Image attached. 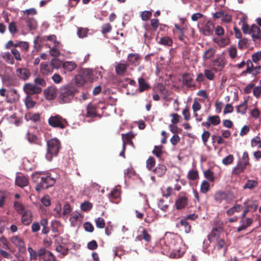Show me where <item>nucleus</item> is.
Listing matches in <instances>:
<instances>
[{"mask_svg":"<svg viewBox=\"0 0 261 261\" xmlns=\"http://www.w3.org/2000/svg\"><path fill=\"white\" fill-rule=\"evenodd\" d=\"M61 148V142L57 138L50 139L47 142V151L45 158L48 161H51L54 156L58 155Z\"/></svg>","mask_w":261,"mask_h":261,"instance_id":"1","label":"nucleus"},{"mask_svg":"<svg viewBox=\"0 0 261 261\" xmlns=\"http://www.w3.org/2000/svg\"><path fill=\"white\" fill-rule=\"evenodd\" d=\"M76 89L71 86H66L60 89L59 99L60 103H68L74 98Z\"/></svg>","mask_w":261,"mask_h":261,"instance_id":"2","label":"nucleus"},{"mask_svg":"<svg viewBox=\"0 0 261 261\" xmlns=\"http://www.w3.org/2000/svg\"><path fill=\"white\" fill-rule=\"evenodd\" d=\"M56 182V179L50 173H44L41 176V180L36 186L35 189L39 191L42 189H46L53 186Z\"/></svg>","mask_w":261,"mask_h":261,"instance_id":"3","label":"nucleus"},{"mask_svg":"<svg viewBox=\"0 0 261 261\" xmlns=\"http://www.w3.org/2000/svg\"><path fill=\"white\" fill-rule=\"evenodd\" d=\"M48 124L53 127L64 129L67 125V121L59 115L51 116L48 120Z\"/></svg>","mask_w":261,"mask_h":261,"instance_id":"4","label":"nucleus"},{"mask_svg":"<svg viewBox=\"0 0 261 261\" xmlns=\"http://www.w3.org/2000/svg\"><path fill=\"white\" fill-rule=\"evenodd\" d=\"M23 89L28 95L38 94L41 92L42 88L36 85L27 83L23 85Z\"/></svg>","mask_w":261,"mask_h":261,"instance_id":"5","label":"nucleus"},{"mask_svg":"<svg viewBox=\"0 0 261 261\" xmlns=\"http://www.w3.org/2000/svg\"><path fill=\"white\" fill-rule=\"evenodd\" d=\"M11 242L18 248V251L23 253L25 251V245L23 240L17 236H13L11 239Z\"/></svg>","mask_w":261,"mask_h":261,"instance_id":"6","label":"nucleus"},{"mask_svg":"<svg viewBox=\"0 0 261 261\" xmlns=\"http://www.w3.org/2000/svg\"><path fill=\"white\" fill-rule=\"evenodd\" d=\"M57 61L56 60L51 61L50 65L46 63H42L40 65V71L43 75H47L53 72V67H56V63Z\"/></svg>","mask_w":261,"mask_h":261,"instance_id":"7","label":"nucleus"},{"mask_svg":"<svg viewBox=\"0 0 261 261\" xmlns=\"http://www.w3.org/2000/svg\"><path fill=\"white\" fill-rule=\"evenodd\" d=\"M214 28L215 24L211 21L208 20L202 27L201 32L204 36H211L213 34Z\"/></svg>","mask_w":261,"mask_h":261,"instance_id":"8","label":"nucleus"},{"mask_svg":"<svg viewBox=\"0 0 261 261\" xmlns=\"http://www.w3.org/2000/svg\"><path fill=\"white\" fill-rule=\"evenodd\" d=\"M220 122V118L218 115H213L208 116L207 118V121L203 122L201 125L206 128H209L211 125L216 126L219 124Z\"/></svg>","mask_w":261,"mask_h":261,"instance_id":"9","label":"nucleus"},{"mask_svg":"<svg viewBox=\"0 0 261 261\" xmlns=\"http://www.w3.org/2000/svg\"><path fill=\"white\" fill-rule=\"evenodd\" d=\"M225 65L223 58L221 56H219L213 61V70L216 72L221 71L224 67Z\"/></svg>","mask_w":261,"mask_h":261,"instance_id":"10","label":"nucleus"},{"mask_svg":"<svg viewBox=\"0 0 261 261\" xmlns=\"http://www.w3.org/2000/svg\"><path fill=\"white\" fill-rule=\"evenodd\" d=\"M188 199L186 195H179L176 199L175 205L177 210H181L188 205Z\"/></svg>","mask_w":261,"mask_h":261,"instance_id":"11","label":"nucleus"},{"mask_svg":"<svg viewBox=\"0 0 261 261\" xmlns=\"http://www.w3.org/2000/svg\"><path fill=\"white\" fill-rule=\"evenodd\" d=\"M44 248H40L37 251L33 249L32 247H28V251L30 254V259L33 260H36L38 257H39L40 259L43 252H44Z\"/></svg>","mask_w":261,"mask_h":261,"instance_id":"12","label":"nucleus"},{"mask_svg":"<svg viewBox=\"0 0 261 261\" xmlns=\"http://www.w3.org/2000/svg\"><path fill=\"white\" fill-rule=\"evenodd\" d=\"M182 84L188 88H195L196 84L194 83L193 79L189 73H186L182 75Z\"/></svg>","mask_w":261,"mask_h":261,"instance_id":"13","label":"nucleus"},{"mask_svg":"<svg viewBox=\"0 0 261 261\" xmlns=\"http://www.w3.org/2000/svg\"><path fill=\"white\" fill-rule=\"evenodd\" d=\"M249 34L251 35V37L254 41L257 40H260L261 37V31L259 27L254 24L250 29Z\"/></svg>","mask_w":261,"mask_h":261,"instance_id":"14","label":"nucleus"},{"mask_svg":"<svg viewBox=\"0 0 261 261\" xmlns=\"http://www.w3.org/2000/svg\"><path fill=\"white\" fill-rule=\"evenodd\" d=\"M141 58L138 54L131 53L127 56V61L130 65L137 66L139 65Z\"/></svg>","mask_w":261,"mask_h":261,"instance_id":"15","label":"nucleus"},{"mask_svg":"<svg viewBox=\"0 0 261 261\" xmlns=\"http://www.w3.org/2000/svg\"><path fill=\"white\" fill-rule=\"evenodd\" d=\"M44 94L48 100H53L57 96V90L54 87H49L44 90Z\"/></svg>","mask_w":261,"mask_h":261,"instance_id":"16","label":"nucleus"},{"mask_svg":"<svg viewBox=\"0 0 261 261\" xmlns=\"http://www.w3.org/2000/svg\"><path fill=\"white\" fill-rule=\"evenodd\" d=\"M16 74L18 77L23 80H28L31 75L30 70L25 68L17 69Z\"/></svg>","mask_w":261,"mask_h":261,"instance_id":"17","label":"nucleus"},{"mask_svg":"<svg viewBox=\"0 0 261 261\" xmlns=\"http://www.w3.org/2000/svg\"><path fill=\"white\" fill-rule=\"evenodd\" d=\"M22 223L25 225H29L32 221V215L30 211H25L22 215Z\"/></svg>","mask_w":261,"mask_h":261,"instance_id":"18","label":"nucleus"},{"mask_svg":"<svg viewBox=\"0 0 261 261\" xmlns=\"http://www.w3.org/2000/svg\"><path fill=\"white\" fill-rule=\"evenodd\" d=\"M24 118L27 121L31 120L34 122H39L40 121V114L38 113H28L25 115Z\"/></svg>","mask_w":261,"mask_h":261,"instance_id":"19","label":"nucleus"},{"mask_svg":"<svg viewBox=\"0 0 261 261\" xmlns=\"http://www.w3.org/2000/svg\"><path fill=\"white\" fill-rule=\"evenodd\" d=\"M44 252L40 259L43 261H56V257L51 252L46 250L45 248L44 249Z\"/></svg>","mask_w":261,"mask_h":261,"instance_id":"20","label":"nucleus"},{"mask_svg":"<svg viewBox=\"0 0 261 261\" xmlns=\"http://www.w3.org/2000/svg\"><path fill=\"white\" fill-rule=\"evenodd\" d=\"M24 19L25 20L27 25L30 30H34L36 29L37 27V22L35 18L27 17Z\"/></svg>","mask_w":261,"mask_h":261,"instance_id":"21","label":"nucleus"},{"mask_svg":"<svg viewBox=\"0 0 261 261\" xmlns=\"http://www.w3.org/2000/svg\"><path fill=\"white\" fill-rule=\"evenodd\" d=\"M120 197V192L119 190L114 189L110 193L109 198L114 203H117Z\"/></svg>","mask_w":261,"mask_h":261,"instance_id":"22","label":"nucleus"},{"mask_svg":"<svg viewBox=\"0 0 261 261\" xmlns=\"http://www.w3.org/2000/svg\"><path fill=\"white\" fill-rule=\"evenodd\" d=\"M138 84L140 92H142L150 88L149 84L143 77H139L138 79Z\"/></svg>","mask_w":261,"mask_h":261,"instance_id":"23","label":"nucleus"},{"mask_svg":"<svg viewBox=\"0 0 261 261\" xmlns=\"http://www.w3.org/2000/svg\"><path fill=\"white\" fill-rule=\"evenodd\" d=\"M127 64L118 63L115 67V70L117 74L122 75L124 74L127 69Z\"/></svg>","mask_w":261,"mask_h":261,"instance_id":"24","label":"nucleus"},{"mask_svg":"<svg viewBox=\"0 0 261 261\" xmlns=\"http://www.w3.org/2000/svg\"><path fill=\"white\" fill-rule=\"evenodd\" d=\"M87 114L86 116L88 117H94L96 116V108L92 103L88 105L86 108Z\"/></svg>","mask_w":261,"mask_h":261,"instance_id":"25","label":"nucleus"},{"mask_svg":"<svg viewBox=\"0 0 261 261\" xmlns=\"http://www.w3.org/2000/svg\"><path fill=\"white\" fill-rule=\"evenodd\" d=\"M86 79L87 81L92 82L94 76V70L87 68L83 70L82 75Z\"/></svg>","mask_w":261,"mask_h":261,"instance_id":"26","label":"nucleus"},{"mask_svg":"<svg viewBox=\"0 0 261 261\" xmlns=\"http://www.w3.org/2000/svg\"><path fill=\"white\" fill-rule=\"evenodd\" d=\"M227 197L226 193L223 191H217L214 195V199L216 202H221L223 200L225 199Z\"/></svg>","mask_w":261,"mask_h":261,"instance_id":"27","label":"nucleus"},{"mask_svg":"<svg viewBox=\"0 0 261 261\" xmlns=\"http://www.w3.org/2000/svg\"><path fill=\"white\" fill-rule=\"evenodd\" d=\"M15 183L20 187H23L28 185V180L24 176H18L16 178Z\"/></svg>","mask_w":261,"mask_h":261,"instance_id":"28","label":"nucleus"},{"mask_svg":"<svg viewBox=\"0 0 261 261\" xmlns=\"http://www.w3.org/2000/svg\"><path fill=\"white\" fill-rule=\"evenodd\" d=\"M213 41L221 47L225 46L230 42L229 39L228 38H220V39L214 38Z\"/></svg>","mask_w":261,"mask_h":261,"instance_id":"29","label":"nucleus"},{"mask_svg":"<svg viewBox=\"0 0 261 261\" xmlns=\"http://www.w3.org/2000/svg\"><path fill=\"white\" fill-rule=\"evenodd\" d=\"M83 216L82 215L78 212H73L71 214V217L70 220L71 221V223L72 225H75L77 223L78 221H81V219H82Z\"/></svg>","mask_w":261,"mask_h":261,"instance_id":"30","label":"nucleus"},{"mask_svg":"<svg viewBox=\"0 0 261 261\" xmlns=\"http://www.w3.org/2000/svg\"><path fill=\"white\" fill-rule=\"evenodd\" d=\"M216 50L213 47H210L206 50H205L202 55V58L203 61H206L211 58H212L215 54Z\"/></svg>","mask_w":261,"mask_h":261,"instance_id":"31","label":"nucleus"},{"mask_svg":"<svg viewBox=\"0 0 261 261\" xmlns=\"http://www.w3.org/2000/svg\"><path fill=\"white\" fill-rule=\"evenodd\" d=\"M258 185V181L255 180L248 179L243 186L244 189L253 190Z\"/></svg>","mask_w":261,"mask_h":261,"instance_id":"32","label":"nucleus"},{"mask_svg":"<svg viewBox=\"0 0 261 261\" xmlns=\"http://www.w3.org/2000/svg\"><path fill=\"white\" fill-rule=\"evenodd\" d=\"M166 171V167L163 165L159 164L154 170L153 172L159 177L164 175Z\"/></svg>","mask_w":261,"mask_h":261,"instance_id":"33","label":"nucleus"},{"mask_svg":"<svg viewBox=\"0 0 261 261\" xmlns=\"http://www.w3.org/2000/svg\"><path fill=\"white\" fill-rule=\"evenodd\" d=\"M77 67L76 64L72 61H66L63 64V67L68 71H72Z\"/></svg>","mask_w":261,"mask_h":261,"instance_id":"34","label":"nucleus"},{"mask_svg":"<svg viewBox=\"0 0 261 261\" xmlns=\"http://www.w3.org/2000/svg\"><path fill=\"white\" fill-rule=\"evenodd\" d=\"M244 205L246 206L249 209L252 210L253 212L256 211L258 204L256 201H250L249 199H248L247 201L244 202Z\"/></svg>","mask_w":261,"mask_h":261,"instance_id":"35","label":"nucleus"},{"mask_svg":"<svg viewBox=\"0 0 261 261\" xmlns=\"http://www.w3.org/2000/svg\"><path fill=\"white\" fill-rule=\"evenodd\" d=\"M159 43L163 45L171 46L173 44V40L170 37L165 36L160 39Z\"/></svg>","mask_w":261,"mask_h":261,"instance_id":"36","label":"nucleus"},{"mask_svg":"<svg viewBox=\"0 0 261 261\" xmlns=\"http://www.w3.org/2000/svg\"><path fill=\"white\" fill-rule=\"evenodd\" d=\"M247 109V101L245 100L237 107V111L241 114H245Z\"/></svg>","mask_w":261,"mask_h":261,"instance_id":"37","label":"nucleus"},{"mask_svg":"<svg viewBox=\"0 0 261 261\" xmlns=\"http://www.w3.org/2000/svg\"><path fill=\"white\" fill-rule=\"evenodd\" d=\"M3 59L8 64L13 65L15 63L14 58L9 52H5L2 55Z\"/></svg>","mask_w":261,"mask_h":261,"instance_id":"38","label":"nucleus"},{"mask_svg":"<svg viewBox=\"0 0 261 261\" xmlns=\"http://www.w3.org/2000/svg\"><path fill=\"white\" fill-rule=\"evenodd\" d=\"M122 138L123 140V144L125 143V145L126 144H133L132 139L134 138V135L132 133H127L125 135L122 134Z\"/></svg>","mask_w":261,"mask_h":261,"instance_id":"39","label":"nucleus"},{"mask_svg":"<svg viewBox=\"0 0 261 261\" xmlns=\"http://www.w3.org/2000/svg\"><path fill=\"white\" fill-rule=\"evenodd\" d=\"M247 165H245L244 163L241 161L239 162L237 167L234 168L233 170V173L234 174H239L244 171L246 168Z\"/></svg>","mask_w":261,"mask_h":261,"instance_id":"40","label":"nucleus"},{"mask_svg":"<svg viewBox=\"0 0 261 261\" xmlns=\"http://www.w3.org/2000/svg\"><path fill=\"white\" fill-rule=\"evenodd\" d=\"M222 230V227L221 225H219L218 226L214 227L212 229L211 234L208 236V237L217 238L219 236L220 232ZM210 240V238H208Z\"/></svg>","mask_w":261,"mask_h":261,"instance_id":"41","label":"nucleus"},{"mask_svg":"<svg viewBox=\"0 0 261 261\" xmlns=\"http://www.w3.org/2000/svg\"><path fill=\"white\" fill-rule=\"evenodd\" d=\"M249 45V40L245 38H243L238 42V48L240 49L247 48Z\"/></svg>","mask_w":261,"mask_h":261,"instance_id":"42","label":"nucleus"},{"mask_svg":"<svg viewBox=\"0 0 261 261\" xmlns=\"http://www.w3.org/2000/svg\"><path fill=\"white\" fill-rule=\"evenodd\" d=\"M86 81V79H85L83 75H77L75 76V84L79 87L82 86Z\"/></svg>","mask_w":261,"mask_h":261,"instance_id":"43","label":"nucleus"},{"mask_svg":"<svg viewBox=\"0 0 261 261\" xmlns=\"http://www.w3.org/2000/svg\"><path fill=\"white\" fill-rule=\"evenodd\" d=\"M25 104L27 108L31 109L35 107L36 102L33 100L30 95H28L25 99Z\"/></svg>","mask_w":261,"mask_h":261,"instance_id":"44","label":"nucleus"},{"mask_svg":"<svg viewBox=\"0 0 261 261\" xmlns=\"http://www.w3.org/2000/svg\"><path fill=\"white\" fill-rule=\"evenodd\" d=\"M210 184L206 180H203L200 185V192L202 193H206L210 190Z\"/></svg>","mask_w":261,"mask_h":261,"instance_id":"45","label":"nucleus"},{"mask_svg":"<svg viewBox=\"0 0 261 261\" xmlns=\"http://www.w3.org/2000/svg\"><path fill=\"white\" fill-rule=\"evenodd\" d=\"M180 225L184 227L186 233H189L191 230V225L187 222L186 219H182L180 221Z\"/></svg>","mask_w":261,"mask_h":261,"instance_id":"46","label":"nucleus"},{"mask_svg":"<svg viewBox=\"0 0 261 261\" xmlns=\"http://www.w3.org/2000/svg\"><path fill=\"white\" fill-rule=\"evenodd\" d=\"M204 175L205 177L210 181H214L215 177L214 176V173L210 169H207L205 170L204 172Z\"/></svg>","mask_w":261,"mask_h":261,"instance_id":"47","label":"nucleus"},{"mask_svg":"<svg viewBox=\"0 0 261 261\" xmlns=\"http://www.w3.org/2000/svg\"><path fill=\"white\" fill-rule=\"evenodd\" d=\"M188 177L191 180H195L198 178V173L197 170H192L189 171Z\"/></svg>","mask_w":261,"mask_h":261,"instance_id":"48","label":"nucleus"},{"mask_svg":"<svg viewBox=\"0 0 261 261\" xmlns=\"http://www.w3.org/2000/svg\"><path fill=\"white\" fill-rule=\"evenodd\" d=\"M89 30L87 28H79L77 34L80 38H83L87 36Z\"/></svg>","mask_w":261,"mask_h":261,"instance_id":"49","label":"nucleus"},{"mask_svg":"<svg viewBox=\"0 0 261 261\" xmlns=\"http://www.w3.org/2000/svg\"><path fill=\"white\" fill-rule=\"evenodd\" d=\"M44 173L42 172H35L32 175L33 181L38 183L41 180V176Z\"/></svg>","mask_w":261,"mask_h":261,"instance_id":"50","label":"nucleus"},{"mask_svg":"<svg viewBox=\"0 0 261 261\" xmlns=\"http://www.w3.org/2000/svg\"><path fill=\"white\" fill-rule=\"evenodd\" d=\"M162 148L163 146L162 145L155 146L152 151V153L154 154L156 157L161 158L163 153V151L162 150Z\"/></svg>","mask_w":261,"mask_h":261,"instance_id":"51","label":"nucleus"},{"mask_svg":"<svg viewBox=\"0 0 261 261\" xmlns=\"http://www.w3.org/2000/svg\"><path fill=\"white\" fill-rule=\"evenodd\" d=\"M229 55L231 59H234L237 57V49L234 46H231L228 48Z\"/></svg>","mask_w":261,"mask_h":261,"instance_id":"52","label":"nucleus"},{"mask_svg":"<svg viewBox=\"0 0 261 261\" xmlns=\"http://www.w3.org/2000/svg\"><path fill=\"white\" fill-rule=\"evenodd\" d=\"M96 226L98 228H103L105 227V220L101 217L97 218L95 220Z\"/></svg>","mask_w":261,"mask_h":261,"instance_id":"53","label":"nucleus"},{"mask_svg":"<svg viewBox=\"0 0 261 261\" xmlns=\"http://www.w3.org/2000/svg\"><path fill=\"white\" fill-rule=\"evenodd\" d=\"M17 47H19L22 50L26 52L29 50L30 45L27 42L19 41L17 42Z\"/></svg>","mask_w":261,"mask_h":261,"instance_id":"54","label":"nucleus"},{"mask_svg":"<svg viewBox=\"0 0 261 261\" xmlns=\"http://www.w3.org/2000/svg\"><path fill=\"white\" fill-rule=\"evenodd\" d=\"M92 207V204L89 202H85L81 204V208L83 211H90Z\"/></svg>","mask_w":261,"mask_h":261,"instance_id":"55","label":"nucleus"},{"mask_svg":"<svg viewBox=\"0 0 261 261\" xmlns=\"http://www.w3.org/2000/svg\"><path fill=\"white\" fill-rule=\"evenodd\" d=\"M152 15V12L150 11H144L141 14V19L143 21L148 20Z\"/></svg>","mask_w":261,"mask_h":261,"instance_id":"56","label":"nucleus"},{"mask_svg":"<svg viewBox=\"0 0 261 261\" xmlns=\"http://www.w3.org/2000/svg\"><path fill=\"white\" fill-rule=\"evenodd\" d=\"M155 159L152 156H150L146 161V167L148 170H151L155 165Z\"/></svg>","mask_w":261,"mask_h":261,"instance_id":"57","label":"nucleus"},{"mask_svg":"<svg viewBox=\"0 0 261 261\" xmlns=\"http://www.w3.org/2000/svg\"><path fill=\"white\" fill-rule=\"evenodd\" d=\"M204 74L205 77L210 81L213 80L215 77L214 73L209 69H205L204 70Z\"/></svg>","mask_w":261,"mask_h":261,"instance_id":"58","label":"nucleus"},{"mask_svg":"<svg viewBox=\"0 0 261 261\" xmlns=\"http://www.w3.org/2000/svg\"><path fill=\"white\" fill-rule=\"evenodd\" d=\"M210 137V133L207 130H204L202 134L201 138L203 144L207 145V141Z\"/></svg>","mask_w":261,"mask_h":261,"instance_id":"59","label":"nucleus"},{"mask_svg":"<svg viewBox=\"0 0 261 261\" xmlns=\"http://www.w3.org/2000/svg\"><path fill=\"white\" fill-rule=\"evenodd\" d=\"M112 28L111 25L110 23H107L104 24L101 27V31L102 34H105L110 32L112 30Z\"/></svg>","mask_w":261,"mask_h":261,"instance_id":"60","label":"nucleus"},{"mask_svg":"<svg viewBox=\"0 0 261 261\" xmlns=\"http://www.w3.org/2000/svg\"><path fill=\"white\" fill-rule=\"evenodd\" d=\"M56 250L63 255H66L68 253V249L64 247L62 245H58L56 248Z\"/></svg>","mask_w":261,"mask_h":261,"instance_id":"61","label":"nucleus"},{"mask_svg":"<svg viewBox=\"0 0 261 261\" xmlns=\"http://www.w3.org/2000/svg\"><path fill=\"white\" fill-rule=\"evenodd\" d=\"M214 31H215V35L218 36H222L225 33L224 29L220 25H217L216 27H215Z\"/></svg>","mask_w":261,"mask_h":261,"instance_id":"62","label":"nucleus"},{"mask_svg":"<svg viewBox=\"0 0 261 261\" xmlns=\"http://www.w3.org/2000/svg\"><path fill=\"white\" fill-rule=\"evenodd\" d=\"M143 240L147 242H150L151 240V236L148 233L146 229H144L142 232Z\"/></svg>","mask_w":261,"mask_h":261,"instance_id":"63","label":"nucleus"},{"mask_svg":"<svg viewBox=\"0 0 261 261\" xmlns=\"http://www.w3.org/2000/svg\"><path fill=\"white\" fill-rule=\"evenodd\" d=\"M252 62L257 63L261 59V51L253 53L251 56Z\"/></svg>","mask_w":261,"mask_h":261,"instance_id":"64","label":"nucleus"}]
</instances>
